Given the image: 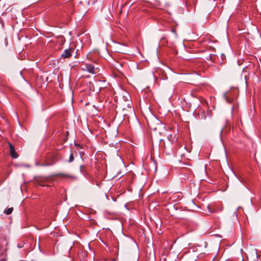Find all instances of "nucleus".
<instances>
[{
    "label": "nucleus",
    "mask_w": 261,
    "mask_h": 261,
    "mask_svg": "<svg viewBox=\"0 0 261 261\" xmlns=\"http://www.w3.org/2000/svg\"><path fill=\"white\" fill-rule=\"evenodd\" d=\"M84 168V166L83 165L80 167V169H81V171H83Z\"/></svg>",
    "instance_id": "nucleus-9"
},
{
    "label": "nucleus",
    "mask_w": 261,
    "mask_h": 261,
    "mask_svg": "<svg viewBox=\"0 0 261 261\" xmlns=\"http://www.w3.org/2000/svg\"><path fill=\"white\" fill-rule=\"evenodd\" d=\"M54 176L56 177H61L63 178H69L70 177V176L67 174L64 173H59L55 174L53 175Z\"/></svg>",
    "instance_id": "nucleus-6"
},
{
    "label": "nucleus",
    "mask_w": 261,
    "mask_h": 261,
    "mask_svg": "<svg viewBox=\"0 0 261 261\" xmlns=\"http://www.w3.org/2000/svg\"><path fill=\"white\" fill-rule=\"evenodd\" d=\"M13 211V208L10 207V208H8V209L4 211V213L7 215H10L12 213Z\"/></svg>",
    "instance_id": "nucleus-7"
},
{
    "label": "nucleus",
    "mask_w": 261,
    "mask_h": 261,
    "mask_svg": "<svg viewBox=\"0 0 261 261\" xmlns=\"http://www.w3.org/2000/svg\"><path fill=\"white\" fill-rule=\"evenodd\" d=\"M74 49L69 48L65 49L61 55V57L66 59L72 56V53L73 52Z\"/></svg>",
    "instance_id": "nucleus-3"
},
{
    "label": "nucleus",
    "mask_w": 261,
    "mask_h": 261,
    "mask_svg": "<svg viewBox=\"0 0 261 261\" xmlns=\"http://www.w3.org/2000/svg\"><path fill=\"white\" fill-rule=\"evenodd\" d=\"M0 261H5V259H4V258H3V259H1L0 260Z\"/></svg>",
    "instance_id": "nucleus-10"
},
{
    "label": "nucleus",
    "mask_w": 261,
    "mask_h": 261,
    "mask_svg": "<svg viewBox=\"0 0 261 261\" xmlns=\"http://www.w3.org/2000/svg\"><path fill=\"white\" fill-rule=\"evenodd\" d=\"M224 97L228 103H231L237 98V92L236 91H231L226 92Z\"/></svg>",
    "instance_id": "nucleus-2"
},
{
    "label": "nucleus",
    "mask_w": 261,
    "mask_h": 261,
    "mask_svg": "<svg viewBox=\"0 0 261 261\" xmlns=\"http://www.w3.org/2000/svg\"><path fill=\"white\" fill-rule=\"evenodd\" d=\"M207 115H211V114L209 112H207Z\"/></svg>",
    "instance_id": "nucleus-11"
},
{
    "label": "nucleus",
    "mask_w": 261,
    "mask_h": 261,
    "mask_svg": "<svg viewBox=\"0 0 261 261\" xmlns=\"http://www.w3.org/2000/svg\"><path fill=\"white\" fill-rule=\"evenodd\" d=\"M81 70L87 71L88 72L94 74L97 73L99 70L98 68H95L94 65L91 64L83 63L81 65Z\"/></svg>",
    "instance_id": "nucleus-1"
},
{
    "label": "nucleus",
    "mask_w": 261,
    "mask_h": 261,
    "mask_svg": "<svg viewBox=\"0 0 261 261\" xmlns=\"http://www.w3.org/2000/svg\"><path fill=\"white\" fill-rule=\"evenodd\" d=\"M76 146H79V147H81V145H80V144H77V145H76Z\"/></svg>",
    "instance_id": "nucleus-12"
},
{
    "label": "nucleus",
    "mask_w": 261,
    "mask_h": 261,
    "mask_svg": "<svg viewBox=\"0 0 261 261\" xmlns=\"http://www.w3.org/2000/svg\"><path fill=\"white\" fill-rule=\"evenodd\" d=\"M8 144L10 147V153L11 157L14 159L17 158L18 155L16 152L14 146L10 143H9Z\"/></svg>",
    "instance_id": "nucleus-4"
},
{
    "label": "nucleus",
    "mask_w": 261,
    "mask_h": 261,
    "mask_svg": "<svg viewBox=\"0 0 261 261\" xmlns=\"http://www.w3.org/2000/svg\"><path fill=\"white\" fill-rule=\"evenodd\" d=\"M198 118L199 119L205 120L206 118V115L203 110L200 109L198 111Z\"/></svg>",
    "instance_id": "nucleus-5"
},
{
    "label": "nucleus",
    "mask_w": 261,
    "mask_h": 261,
    "mask_svg": "<svg viewBox=\"0 0 261 261\" xmlns=\"http://www.w3.org/2000/svg\"><path fill=\"white\" fill-rule=\"evenodd\" d=\"M74 160V156L73 153L71 152L70 154L69 162H72Z\"/></svg>",
    "instance_id": "nucleus-8"
}]
</instances>
